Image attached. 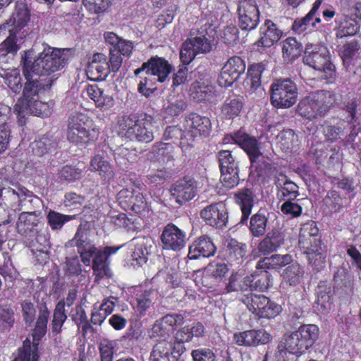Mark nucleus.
<instances>
[{"label": "nucleus", "instance_id": "8", "mask_svg": "<svg viewBox=\"0 0 361 361\" xmlns=\"http://www.w3.org/2000/svg\"><path fill=\"white\" fill-rule=\"evenodd\" d=\"M271 103L276 108H289L298 97L296 85L289 78L275 80L271 85Z\"/></svg>", "mask_w": 361, "mask_h": 361}, {"label": "nucleus", "instance_id": "61", "mask_svg": "<svg viewBox=\"0 0 361 361\" xmlns=\"http://www.w3.org/2000/svg\"><path fill=\"white\" fill-rule=\"evenodd\" d=\"M153 292L145 290L136 297L137 309L141 314H143L152 305Z\"/></svg>", "mask_w": 361, "mask_h": 361}, {"label": "nucleus", "instance_id": "50", "mask_svg": "<svg viewBox=\"0 0 361 361\" xmlns=\"http://www.w3.org/2000/svg\"><path fill=\"white\" fill-rule=\"evenodd\" d=\"M268 219L267 216L258 212L254 214L250 221V229L255 237L262 236L267 231Z\"/></svg>", "mask_w": 361, "mask_h": 361}, {"label": "nucleus", "instance_id": "53", "mask_svg": "<svg viewBox=\"0 0 361 361\" xmlns=\"http://www.w3.org/2000/svg\"><path fill=\"white\" fill-rule=\"evenodd\" d=\"M47 219L52 230H59L65 223L73 219L74 216L65 215L51 210L49 212Z\"/></svg>", "mask_w": 361, "mask_h": 361}, {"label": "nucleus", "instance_id": "23", "mask_svg": "<svg viewBox=\"0 0 361 361\" xmlns=\"http://www.w3.org/2000/svg\"><path fill=\"white\" fill-rule=\"evenodd\" d=\"M210 120L206 116L190 114L185 119V130L192 137L207 136L211 130Z\"/></svg>", "mask_w": 361, "mask_h": 361}, {"label": "nucleus", "instance_id": "27", "mask_svg": "<svg viewBox=\"0 0 361 361\" xmlns=\"http://www.w3.org/2000/svg\"><path fill=\"white\" fill-rule=\"evenodd\" d=\"M261 37L255 43L258 48L271 47L276 43L282 36V31L277 28L276 25L270 20H267L260 28Z\"/></svg>", "mask_w": 361, "mask_h": 361}, {"label": "nucleus", "instance_id": "56", "mask_svg": "<svg viewBox=\"0 0 361 361\" xmlns=\"http://www.w3.org/2000/svg\"><path fill=\"white\" fill-rule=\"evenodd\" d=\"M186 107V104L181 97L177 96L169 102L165 106L166 113L171 116H176L182 113Z\"/></svg>", "mask_w": 361, "mask_h": 361}, {"label": "nucleus", "instance_id": "37", "mask_svg": "<svg viewBox=\"0 0 361 361\" xmlns=\"http://www.w3.org/2000/svg\"><path fill=\"white\" fill-rule=\"evenodd\" d=\"M247 252V245L235 239L228 241L226 248V256L228 262L240 264L243 262Z\"/></svg>", "mask_w": 361, "mask_h": 361}, {"label": "nucleus", "instance_id": "29", "mask_svg": "<svg viewBox=\"0 0 361 361\" xmlns=\"http://www.w3.org/2000/svg\"><path fill=\"white\" fill-rule=\"evenodd\" d=\"M284 235L279 231H272L259 243L258 251L264 255H269L277 251L284 244Z\"/></svg>", "mask_w": 361, "mask_h": 361}, {"label": "nucleus", "instance_id": "32", "mask_svg": "<svg viewBox=\"0 0 361 361\" xmlns=\"http://www.w3.org/2000/svg\"><path fill=\"white\" fill-rule=\"evenodd\" d=\"M304 276V267L298 262L291 263L283 271L281 286L295 287L302 282Z\"/></svg>", "mask_w": 361, "mask_h": 361}, {"label": "nucleus", "instance_id": "28", "mask_svg": "<svg viewBox=\"0 0 361 361\" xmlns=\"http://www.w3.org/2000/svg\"><path fill=\"white\" fill-rule=\"evenodd\" d=\"M274 183L280 200H294L299 195L298 186L283 173L276 177Z\"/></svg>", "mask_w": 361, "mask_h": 361}, {"label": "nucleus", "instance_id": "16", "mask_svg": "<svg viewBox=\"0 0 361 361\" xmlns=\"http://www.w3.org/2000/svg\"><path fill=\"white\" fill-rule=\"evenodd\" d=\"M200 216L207 225L221 229L227 226L228 220V209L223 202L205 207L200 212Z\"/></svg>", "mask_w": 361, "mask_h": 361}, {"label": "nucleus", "instance_id": "11", "mask_svg": "<svg viewBox=\"0 0 361 361\" xmlns=\"http://www.w3.org/2000/svg\"><path fill=\"white\" fill-rule=\"evenodd\" d=\"M51 102H42L36 99L30 100L27 102L24 100H18L14 107V112L21 126L25 123V118L28 112L39 117H47L51 114Z\"/></svg>", "mask_w": 361, "mask_h": 361}, {"label": "nucleus", "instance_id": "14", "mask_svg": "<svg viewBox=\"0 0 361 361\" xmlns=\"http://www.w3.org/2000/svg\"><path fill=\"white\" fill-rule=\"evenodd\" d=\"M245 63L240 56H233L228 59L218 78L221 87H231L245 71Z\"/></svg>", "mask_w": 361, "mask_h": 361}, {"label": "nucleus", "instance_id": "20", "mask_svg": "<svg viewBox=\"0 0 361 361\" xmlns=\"http://www.w3.org/2000/svg\"><path fill=\"white\" fill-rule=\"evenodd\" d=\"M271 339L269 333L264 329H252L238 332L233 335V341L240 346L255 347L268 343Z\"/></svg>", "mask_w": 361, "mask_h": 361}, {"label": "nucleus", "instance_id": "42", "mask_svg": "<svg viewBox=\"0 0 361 361\" xmlns=\"http://www.w3.org/2000/svg\"><path fill=\"white\" fill-rule=\"evenodd\" d=\"M50 314V312L48 310L45 303L41 304L39 310V316L36 322V326L34 329L32 336L34 343L35 341H39L46 333L48 319ZM38 344L37 343V345Z\"/></svg>", "mask_w": 361, "mask_h": 361}, {"label": "nucleus", "instance_id": "19", "mask_svg": "<svg viewBox=\"0 0 361 361\" xmlns=\"http://www.w3.org/2000/svg\"><path fill=\"white\" fill-rule=\"evenodd\" d=\"M161 240L164 249L178 252L185 245L186 233L174 224H169L164 227Z\"/></svg>", "mask_w": 361, "mask_h": 361}, {"label": "nucleus", "instance_id": "54", "mask_svg": "<svg viewBox=\"0 0 361 361\" xmlns=\"http://www.w3.org/2000/svg\"><path fill=\"white\" fill-rule=\"evenodd\" d=\"M259 167H250L252 171H255L257 172L258 176L262 177L264 178H271L274 177L276 179V177H279L281 173H278L276 168L272 166L270 164L267 162L264 159L258 160L257 161Z\"/></svg>", "mask_w": 361, "mask_h": 361}, {"label": "nucleus", "instance_id": "21", "mask_svg": "<svg viewBox=\"0 0 361 361\" xmlns=\"http://www.w3.org/2000/svg\"><path fill=\"white\" fill-rule=\"evenodd\" d=\"M171 192L176 202L183 204L195 196L197 192L196 181L191 177H184L173 185Z\"/></svg>", "mask_w": 361, "mask_h": 361}, {"label": "nucleus", "instance_id": "35", "mask_svg": "<svg viewBox=\"0 0 361 361\" xmlns=\"http://www.w3.org/2000/svg\"><path fill=\"white\" fill-rule=\"evenodd\" d=\"M135 250L132 253V264L140 267L145 264L149 255L148 245L150 240L145 237H139L132 240ZM149 246H151L149 245Z\"/></svg>", "mask_w": 361, "mask_h": 361}, {"label": "nucleus", "instance_id": "57", "mask_svg": "<svg viewBox=\"0 0 361 361\" xmlns=\"http://www.w3.org/2000/svg\"><path fill=\"white\" fill-rule=\"evenodd\" d=\"M281 305L271 301L267 297V301L263 306L262 312H260L259 318L272 319L278 316L281 312Z\"/></svg>", "mask_w": 361, "mask_h": 361}, {"label": "nucleus", "instance_id": "40", "mask_svg": "<svg viewBox=\"0 0 361 361\" xmlns=\"http://www.w3.org/2000/svg\"><path fill=\"white\" fill-rule=\"evenodd\" d=\"M90 170L99 172L104 180H109L114 176V172L110 163L100 154H96L90 161Z\"/></svg>", "mask_w": 361, "mask_h": 361}, {"label": "nucleus", "instance_id": "6", "mask_svg": "<svg viewBox=\"0 0 361 361\" xmlns=\"http://www.w3.org/2000/svg\"><path fill=\"white\" fill-rule=\"evenodd\" d=\"M118 132L131 140L149 142L154 139L152 123L147 118L123 116L118 120Z\"/></svg>", "mask_w": 361, "mask_h": 361}, {"label": "nucleus", "instance_id": "49", "mask_svg": "<svg viewBox=\"0 0 361 361\" xmlns=\"http://www.w3.org/2000/svg\"><path fill=\"white\" fill-rule=\"evenodd\" d=\"M264 70L263 63L252 65L247 71V77L245 80L246 86H250L252 90H257L261 85V76Z\"/></svg>", "mask_w": 361, "mask_h": 361}, {"label": "nucleus", "instance_id": "41", "mask_svg": "<svg viewBox=\"0 0 361 361\" xmlns=\"http://www.w3.org/2000/svg\"><path fill=\"white\" fill-rule=\"evenodd\" d=\"M235 200L240 207L243 214L241 221L243 223L251 214L254 202L253 193L250 189H243L235 195Z\"/></svg>", "mask_w": 361, "mask_h": 361}, {"label": "nucleus", "instance_id": "62", "mask_svg": "<svg viewBox=\"0 0 361 361\" xmlns=\"http://www.w3.org/2000/svg\"><path fill=\"white\" fill-rule=\"evenodd\" d=\"M358 49L359 46L355 40H352L344 44L341 53L344 63H349L350 59L355 56Z\"/></svg>", "mask_w": 361, "mask_h": 361}, {"label": "nucleus", "instance_id": "18", "mask_svg": "<svg viewBox=\"0 0 361 361\" xmlns=\"http://www.w3.org/2000/svg\"><path fill=\"white\" fill-rule=\"evenodd\" d=\"M23 66L26 82L23 90V98L19 100H24L25 102H27L30 100H34V97L37 95L40 89L46 90L50 88L54 81V77L38 78L32 71H29L28 74H27L25 66Z\"/></svg>", "mask_w": 361, "mask_h": 361}, {"label": "nucleus", "instance_id": "33", "mask_svg": "<svg viewBox=\"0 0 361 361\" xmlns=\"http://www.w3.org/2000/svg\"><path fill=\"white\" fill-rule=\"evenodd\" d=\"M173 353L172 343L163 339L154 345L150 360L151 361H177V357Z\"/></svg>", "mask_w": 361, "mask_h": 361}, {"label": "nucleus", "instance_id": "39", "mask_svg": "<svg viewBox=\"0 0 361 361\" xmlns=\"http://www.w3.org/2000/svg\"><path fill=\"white\" fill-rule=\"evenodd\" d=\"M174 147L169 143H159L154 145L147 154V159L152 161L166 163L173 159Z\"/></svg>", "mask_w": 361, "mask_h": 361}, {"label": "nucleus", "instance_id": "34", "mask_svg": "<svg viewBox=\"0 0 361 361\" xmlns=\"http://www.w3.org/2000/svg\"><path fill=\"white\" fill-rule=\"evenodd\" d=\"M359 32H361V25L355 15H352L350 8L348 13H343L337 35L343 37L353 36Z\"/></svg>", "mask_w": 361, "mask_h": 361}, {"label": "nucleus", "instance_id": "59", "mask_svg": "<svg viewBox=\"0 0 361 361\" xmlns=\"http://www.w3.org/2000/svg\"><path fill=\"white\" fill-rule=\"evenodd\" d=\"M281 210L288 218L293 219L301 215L302 208L298 203L293 202V200H286L281 205Z\"/></svg>", "mask_w": 361, "mask_h": 361}, {"label": "nucleus", "instance_id": "26", "mask_svg": "<svg viewBox=\"0 0 361 361\" xmlns=\"http://www.w3.org/2000/svg\"><path fill=\"white\" fill-rule=\"evenodd\" d=\"M216 252V247L211 239L206 236L200 237L189 247L188 257L196 259L199 257H209Z\"/></svg>", "mask_w": 361, "mask_h": 361}, {"label": "nucleus", "instance_id": "38", "mask_svg": "<svg viewBox=\"0 0 361 361\" xmlns=\"http://www.w3.org/2000/svg\"><path fill=\"white\" fill-rule=\"evenodd\" d=\"M23 195L17 192L11 188L0 189V206L4 209L13 210L20 209V205L23 201Z\"/></svg>", "mask_w": 361, "mask_h": 361}, {"label": "nucleus", "instance_id": "24", "mask_svg": "<svg viewBox=\"0 0 361 361\" xmlns=\"http://www.w3.org/2000/svg\"><path fill=\"white\" fill-rule=\"evenodd\" d=\"M110 72L109 63L103 54H94L86 69L87 78L94 81L104 80Z\"/></svg>", "mask_w": 361, "mask_h": 361}, {"label": "nucleus", "instance_id": "46", "mask_svg": "<svg viewBox=\"0 0 361 361\" xmlns=\"http://www.w3.org/2000/svg\"><path fill=\"white\" fill-rule=\"evenodd\" d=\"M4 82L15 93H19L22 90V78L20 70L18 68H11L4 70L0 73Z\"/></svg>", "mask_w": 361, "mask_h": 361}, {"label": "nucleus", "instance_id": "43", "mask_svg": "<svg viewBox=\"0 0 361 361\" xmlns=\"http://www.w3.org/2000/svg\"><path fill=\"white\" fill-rule=\"evenodd\" d=\"M243 107L242 99L238 97L226 98L222 107L221 113L226 118H233L240 114Z\"/></svg>", "mask_w": 361, "mask_h": 361}, {"label": "nucleus", "instance_id": "30", "mask_svg": "<svg viewBox=\"0 0 361 361\" xmlns=\"http://www.w3.org/2000/svg\"><path fill=\"white\" fill-rule=\"evenodd\" d=\"M310 101L321 115L324 114L336 102V95L329 91L320 90L310 94Z\"/></svg>", "mask_w": 361, "mask_h": 361}, {"label": "nucleus", "instance_id": "45", "mask_svg": "<svg viewBox=\"0 0 361 361\" xmlns=\"http://www.w3.org/2000/svg\"><path fill=\"white\" fill-rule=\"evenodd\" d=\"M241 300L251 312L259 317L267 301V297L264 295L249 293L243 295Z\"/></svg>", "mask_w": 361, "mask_h": 361}, {"label": "nucleus", "instance_id": "17", "mask_svg": "<svg viewBox=\"0 0 361 361\" xmlns=\"http://www.w3.org/2000/svg\"><path fill=\"white\" fill-rule=\"evenodd\" d=\"M231 138L247 154L251 164L250 167H259L257 161L263 159L264 156L260 152L257 140L242 131L235 133Z\"/></svg>", "mask_w": 361, "mask_h": 361}, {"label": "nucleus", "instance_id": "52", "mask_svg": "<svg viewBox=\"0 0 361 361\" xmlns=\"http://www.w3.org/2000/svg\"><path fill=\"white\" fill-rule=\"evenodd\" d=\"M38 358L37 343L31 345L27 338L23 342V350L13 361H38Z\"/></svg>", "mask_w": 361, "mask_h": 361}, {"label": "nucleus", "instance_id": "2", "mask_svg": "<svg viewBox=\"0 0 361 361\" xmlns=\"http://www.w3.org/2000/svg\"><path fill=\"white\" fill-rule=\"evenodd\" d=\"M29 20L30 12L27 4L24 2H17L11 18L0 26V35L5 34L7 28L9 32V36L0 44V54L2 56L18 51L19 47L16 44L15 35L27 25Z\"/></svg>", "mask_w": 361, "mask_h": 361}, {"label": "nucleus", "instance_id": "51", "mask_svg": "<svg viewBox=\"0 0 361 361\" xmlns=\"http://www.w3.org/2000/svg\"><path fill=\"white\" fill-rule=\"evenodd\" d=\"M348 126H349V123L345 121H341L336 126H326L324 128V135L326 140L331 142L341 140L344 135L345 128Z\"/></svg>", "mask_w": 361, "mask_h": 361}, {"label": "nucleus", "instance_id": "25", "mask_svg": "<svg viewBox=\"0 0 361 361\" xmlns=\"http://www.w3.org/2000/svg\"><path fill=\"white\" fill-rule=\"evenodd\" d=\"M330 285L324 281H321L316 289L317 300L314 302V308L318 314H325L332 307V295Z\"/></svg>", "mask_w": 361, "mask_h": 361}, {"label": "nucleus", "instance_id": "15", "mask_svg": "<svg viewBox=\"0 0 361 361\" xmlns=\"http://www.w3.org/2000/svg\"><path fill=\"white\" fill-rule=\"evenodd\" d=\"M119 247L106 246L103 249L99 250L92 259L93 274L95 279L99 281L104 278H111L113 273L109 267V257L116 254Z\"/></svg>", "mask_w": 361, "mask_h": 361}, {"label": "nucleus", "instance_id": "55", "mask_svg": "<svg viewBox=\"0 0 361 361\" xmlns=\"http://www.w3.org/2000/svg\"><path fill=\"white\" fill-rule=\"evenodd\" d=\"M310 95L301 100L298 106V113L307 119H312L317 115H321L317 111L315 106L310 101Z\"/></svg>", "mask_w": 361, "mask_h": 361}, {"label": "nucleus", "instance_id": "44", "mask_svg": "<svg viewBox=\"0 0 361 361\" xmlns=\"http://www.w3.org/2000/svg\"><path fill=\"white\" fill-rule=\"evenodd\" d=\"M204 327L200 323H195L192 325H188L182 328L178 331L176 338L181 342H189L192 341L194 337H201L204 335Z\"/></svg>", "mask_w": 361, "mask_h": 361}, {"label": "nucleus", "instance_id": "47", "mask_svg": "<svg viewBox=\"0 0 361 361\" xmlns=\"http://www.w3.org/2000/svg\"><path fill=\"white\" fill-rule=\"evenodd\" d=\"M38 219L35 212H22L17 224L18 233L22 235H27L31 232L35 226L37 225Z\"/></svg>", "mask_w": 361, "mask_h": 361}, {"label": "nucleus", "instance_id": "10", "mask_svg": "<svg viewBox=\"0 0 361 361\" xmlns=\"http://www.w3.org/2000/svg\"><path fill=\"white\" fill-rule=\"evenodd\" d=\"M221 169V182L226 188H233L239 183L238 164L230 150H221L218 153Z\"/></svg>", "mask_w": 361, "mask_h": 361}, {"label": "nucleus", "instance_id": "12", "mask_svg": "<svg viewBox=\"0 0 361 361\" xmlns=\"http://www.w3.org/2000/svg\"><path fill=\"white\" fill-rule=\"evenodd\" d=\"M239 26L243 30H254L259 22V11L255 0H240L238 7Z\"/></svg>", "mask_w": 361, "mask_h": 361}, {"label": "nucleus", "instance_id": "60", "mask_svg": "<svg viewBox=\"0 0 361 361\" xmlns=\"http://www.w3.org/2000/svg\"><path fill=\"white\" fill-rule=\"evenodd\" d=\"M23 318L27 324H31L35 319L36 308L32 302L25 299L21 302Z\"/></svg>", "mask_w": 361, "mask_h": 361}, {"label": "nucleus", "instance_id": "63", "mask_svg": "<svg viewBox=\"0 0 361 361\" xmlns=\"http://www.w3.org/2000/svg\"><path fill=\"white\" fill-rule=\"evenodd\" d=\"M191 355L193 361H215L216 359L214 352L206 348L192 350Z\"/></svg>", "mask_w": 361, "mask_h": 361}, {"label": "nucleus", "instance_id": "4", "mask_svg": "<svg viewBox=\"0 0 361 361\" xmlns=\"http://www.w3.org/2000/svg\"><path fill=\"white\" fill-rule=\"evenodd\" d=\"M319 328L314 324H305L299 329L285 336L284 341L279 345L281 351L283 350L287 352L301 355L311 347L317 339Z\"/></svg>", "mask_w": 361, "mask_h": 361}, {"label": "nucleus", "instance_id": "58", "mask_svg": "<svg viewBox=\"0 0 361 361\" xmlns=\"http://www.w3.org/2000/svg\"><path fill=\"white\" fill-rule=\"evenodd\" d=\"M228 268L223 262H212L206 267L205 271L215 279H221L227 274Z\"/></svg>", "mask_w": 361, "mask_h": 361}, {"label": "nucleus", "instance_id": "5", "mask_svg": "<svg viewBox=\"0 0 361 361\" xmlns=\"http://www.w3.org/2000/svg\"><path fill=\"white\" fill-rule=\"evenodd\" d=\"M92 121L81 113L72 114L68 121V140L76 145H85L95 140L98 130L92 128Z\"/></svg>", "mask_w": 361, "mask_h": 361}, {"label": "nucleus", "instance_id": "48", "mask_svg": "<svg viewBox=\"0 0 361 361\" xmlns=\"http://www.w3.org/2000/svg\"><path fill=\"white\" fill-rule=\"evenodd\" d=\"M302 45L293 37H288L282 42V52L287 61L298 58L301 53Z\"/></svg>", "mask_w": 361, "mask_h": 361}, {"label": "nucleus", "instance_id": "31", "mask_svg": "<svg viewBox=\"0 0 361 361\" xmlns=\"http://www.w3.org/2000/svg\"><path fill=\"white\" fill-rule=\"evenodd\" d=\"M87 93L89 97L94 102L96 106L102 111L109 110L114 104L112 96L106 94L97 85H88Z\"/></svg>", "mask_w": 361, "mask_h": 361}, {"label": "nucleus", "instance_id": "64", "mask_svg": "<svg viewBox=\"0 0 361 361\" xmlns=\"http://www.w3.org/2000/svg\"><path fill=\"white\" fill-rule=\"evenodd\" d=\"M278 139L281 144V147L283 149H288L291 148L293 143L297 141V137L292 130H287L281 132L278 135Z\"/></svg>", "mask_w": 361, "mask_h": 361}, {"label": "nucleus", "instance_id": "13", "mask_svg": "<svg viewBox=\"0 0 361 361\" xmlns=\"http://www.w3.org/2000/svg\"><path fill=\"white\" fill-rule=\"evenodd\" d=\"M73 246L78 247L82 262L87 266L90 264L92 257L98 251L90 240L87 231L82 228L81 226L78 228L74 238L66 244L67 247Z\"/></svg>", "mask_w": 361, "mask_h": 361}, {"label": "nucleus", "instance_id": "7", "mask_svg": "<svg viewBox=\"0 0 361 361\" xmlns=\"http://www.w3.org/2000/svg\"><path fill=\"white\" fill-rule=\"evenodd\" d=\"M303 62L315 71L324 73L325 79L333 78L335 66L330 60L329 50L325 46L319 44L307 45L303 56Z\"/></svg>", "mask_w": 361, "mask_h": 361}, {"label": "nucleus", "instance_id": "36", "mask_svg": "<svg viewBox=\"0 0 361 361\" xmlns=\"http://www.w3.org/2000/svg\"><path fill=\"white\" fill-rule=\"evenodd\" d=\"M293 261V256L290 254H275L259 260L256 267L257 269H280L286 265L289 266Z\"/></svg>", "mask_w": 361, "mask_h": 361}, {"label": "nucleus", "instance_id": "1", "mask_svg": "<svg viewBox=\"0 0 361 361\" xmlns=\"http://www.w3.org/2000/svg\"><path fill=\"white\" fill-rule=\"evenodd\" d=\"M31 55L32 51H27L22 56V63L25 66L27 74L32 71L38 78L54 77V80L57 79L55 73L65 65V58L61 49L50 47L44 48L34 61H32Z\"/></svg>", "mask_w": 361, "mask_h": 361}, {"label": "nucleus", "instance_id": "9", "mask_svg": "<svg viewBox=\"0 0 361 361\" xmlns=\"http://www.w3.org/2000/svg\"><path fill=\"white\" fill-rule=\"evenodd\" d=\"M207 26L206 23L199 31V35L189 38L183 44L180 59L183 64L188 65L197 54H206L212 50L210 40L206 37V35L209 34Z\"/></svg>", "mask_w": 361, "mask_h": 361}, {"label": "nucleus", "instance_id": "22", "mask_svg": "<svg viewBox=\"0 0 361 361\" xmlns=\"http://www.w3.org/2000/svg\"><path fill=\"white\" fill-rule=\"evenodd\" d=\"M144 68H147V75L154 82H165L172 71L171 65L160 57L151 58L147 62L144 63Z\"/></svg>", "mask_w": 361, "mask_h": 361}, {"label": "nucleus", "instance_id": "3", "mask_svg": "<svg viewBox=\"0 0 361 361\" xmlns=\"http://www.w3.org/2000/svg\"><path fill=\"white\" fill-rule=\"evenodd\" d=\"M318 232L315 223L308 222L301 227L299 236V244L305 250L309 263L317 270L325 264V255L317 238Z\"/></svg>", "mask_w": 361, "mask_h": 361}]
</instances>
